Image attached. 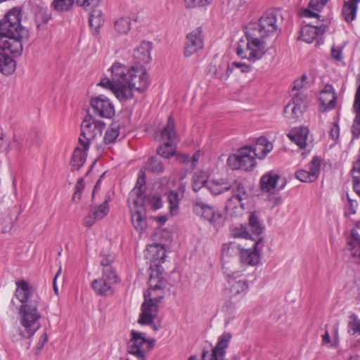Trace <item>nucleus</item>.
Returning a JSON list of instances; mask_svg holds the SVG:
<instances>
[{"label": "nucleus", "mask_w": 360, "mask_h": 360, "mask_svg": "<svg viewBox=\"0 0 360 360\" xmlns=\"http://www.w3.org/2000/svg\"><path fill=\"white\" fill-rule=\"evenodd\" d=\"M148 290L144 292L145 301L141 306L139 315H156L158 303L165 296V289L167 287V281L161 276L160 271L153 273L148 280Z\"/></svg>", "instance_id": "1"}, {"label": "nucleus", "mask_w": 360, "mask_h": 360, "mask_svg": "<svg viewBox=\"0 0 360 360\" xmlns=\"http://www.w3.org/2000/svg\"><path fill=\"white\" fill-rule=\"evenodd\" d=\"M110 70L111 78L101 79L98 85L110 89L120 101H127V97L124 96V94L130 82L129 75L131 74V67L120 63H115Z\"/></svg>", "instance_id": "2"}, {"label": "nucleus", "mask_w": 360, "mask_h": 360, "mask_svg": "<svg viewBox=\"0 0 360 360\" xmlns=\"http://www.w3.org/2000/svg\"><path fill=\"white\" fill-rule=\"evenodd\" d=\"M248 40L246 49H243L240 45L236 48V54L241 58L256 61L262 58L267 51L266 44L262 36L247 28L245 32Z\"/></svg>", "instance_id": "3"}, {"label": "nucleus", "mask_w": 360, "mask_h": 360, "mask_svg": "<svg viewBox=\"0 0 360 360\" xmlns=\"http://www.w3.org/2000/svg\"><path fill=\"white\" fill-rule=\"evenodd\" d=\"M22 9L14 7L10 9L0 20V37L19 34L20 37H29V32L21 26Z\"/></svg>", "instance_id": "4"}, {"label": "nucleus", "mask_w": 360, "mask_h": 360, "mask_svg": "<svg viewBox=\"0 0 360 360\" xmlns=\"http://www.w3.org/2000/svg\"><path fill=\"white\" fill-rule=\"evenodd\" d=\"M160 139L162 141H167L158 148V154L165 159L174 156L176 154V145L179 139L175 129V122L171 116L168 118L167 125L160 132Z\"/></svg>", "instance_id": "5"}, {"label": "nucleus", "mask_w": 360, "mask_h": 360, "mask_svg": "<svg viewBox=\"0 0 360 360\" xmlns=\"http://www.w3.org/2000/svg\"><path fill=\"white\" fill-rule=\"evenodd\" d=\"M16 285L18 288L15 295L21 303L19 313L21 315H38V300L33 297L28 283L20 280L16 282Z\"/></svg>", "instance_id": "6"}, {"label": "nucleus", "mask_w": 360, "mask_h": 360, "mask_svg": "<svg viewBox=\"0 0 360 360\" xmlns=\"http://www.w3.org/2000/svg\"><path fill=\"white\" fill-rule=\"evenodd\" d=\"M129 77L130 82L124 94V96L127 97V101L134 98V90L142 93L149 85L148 75L142 65L131 66V74Z\"/></svg>", "instance_id": "7"}, {"label": "nucleus", "mask_w": 360, "mask_h": 360, "mask_svg": "<svg viewBox=\"0 0 360 360\" xmlns=\"http://www.w3.org/2000/svg\"><path fill=\"white\" fill-rule=\"evenodd\" d=\"M154 345V340H148L143 333L132 330L131 338L127 344V351L138 359L145 360L146 352L151 349Z\"/></svg>", "instance_id": "8"}, {"label": "nucleus", "mask_w": 360, "mask_h": 360, "mask_svg": "<svg viewBox=\"0 0 360 360\" xmlns=\"http://www.w3.org/2000/svg\"><path fill=\"white\" fill-rule=\"evenodd\" d=\"M105 126L103 121L97 120L90 115H86L81 124V135L83 138H79V142L83 148L87 150L89 141L101 136Z\"/></svg>", "instance_id": "9"}, {"label": "nucleus", "mask_w": 360, "mask_h": 360, "mask_svg": "<svg viewBox=\"0 0 360 360\" xmlns=\"http://www.w3.org/2000/svg\"><path fill=\"white\" fill-rule=\"evenodd\" d=\"M227 163L233 169L251 171L256 165L255 158L251 153V147L245 146L230 155Z\"/></svg>", "instance_id": "10"}, {"label": "nucleus", "mask_w": 360, "mask_h": 360, "mask_svg": "<svg viewBox=\"0 0 360 360\" xmlns=\"http://www.w3.org/2000/svg\"><path fill=\"white\" fill-rule=\"evenodd\" d=\"M248 29L252 30L255 33L257 32L265 38L274 34L278 29L276 13L274 11H266L257 23L250 24Z\"/></svg>", "instance_id": "11"}, {"label": "nucleus", "mask_w": 360, "mask_h": 360, "mask_svg": "<svg viewBox=\"0 0 360 360\" xmlns=\"http://www.w3.org/2000/svg\"><path fill=\"white\" fill-rule=\"evenodd\" d=\"M193 211L196 215L208 221L214 226H220L221 214L214 211L210 205L197 200L193 202Z\"/></svg>", "instance_id": "12"}, {"label": "nucleus", "mask_w": 360, "mask_h": 360, "mask_svg": "<svg viewBox=\"0 0 360 360\" xmlns=\"http://www.w3.org/2000/svg\"><path fill=\"white\" fill-rule=\"evenodd\" d=\"M117 276L116 273H102V276L93 281L92 288L99 295L107 297L113 294L112 285L117 282Z\"/></svg>", "instance_id": "13"}, {"label": "nucleus", "mask_w": 360, "mask_h": 360, "mask_svg": "<svg viewBox=\"0 0 360 360\" xmlns=\"http://www.w3.org/2000/svg\"><path fill=\"white\" fill-rule=\"evenodd\" d=\"M145 255L150 261V269L151 272L150 276L156 271H160L161 276H163L160 264L165 262L166 256L164 248L158 243L150 245L147 248Z\"/></svg>", "instance_id": "14"}, {"label": "nucleus", "mask_w": 360, "mask_h": 360, "mask_svg": "<svg viewBox=\"0 0 360 360\" xmlns=\"http://www.w3.org/2000/svg\"><path fill=\"white\" fill-rule=\"evenodd\" d=\"M91 106L95 114L104 118H110L115 114L114 106L104 95L91 98Z\"/></svg>", "instance_id": "15"}, {"label": "nucleus", "mask_w": 360, "mask_h": 360, "mask_svg": "<svg viewBox=\"0 0 360 360\" xmlns=\"http://www.w3.org/2000/svg\"><path fill=\"white\" fill-rule=\"evenodd\" d=\"M19 34L0 37V49L10 53L14 57L21 56L23 50L22 40L27 39L28 37H20Z\"/></svg>", "instance_id": "16"}, {"label": "nucleus", "mask_w": 360, "mask_h": 360, "mask_svg": "<svg viewBox=\"0 0 360 360\" xmlns=\"http://www.w3.org/2000/svg\"><path fill=\"white\" fill-rule=\"evenodd\" d=\"M321 158L314 156L309 164L307 169H299L295 172V176L302 182H314L320 174Z\"/></svg>", "instance_id": "17"}, {"label": "nucleus", "mask_w": 360, "mask_h": 360, "mask_svg": "<svg viewBox=\"0 0 360 360\" xmlns=\"http://www.w3.org/2000/svg\"><path fill=\"white\" fill-rule=\"evenodd\" d=\"M203 48V36L201 27H198L187 34L184 55L191 56Z\"/></svg>", "instance_id": "18"}, {"label": "nucleus", "mask_w": 360, "mask_h": 360, "mask_svg": "<svg viewBox=\"0 0 360 360\" xmlns=\"http://www.w3.org/2000/svg\"><path fill=\"white\" fill-rule=\"evenodd\" d=\"M280 178V175L274 171H269L263 174L259 181L262 191L273 194L276 191L282 190L285 186V182L279 186L278 182Z\"/></svg>", "instance_id": "19"}, {"label": "nucleus", "mask_w": 360, "mask_h": 360, "mask_svg": "<svg viewBox=\"0 0 360 360\" xmlns=\"http://www.w3.org/2000/svg\"><path fill=\"white\" fill-rule=\"evenodd\" d=\"M40 316H20L19 334L24 338H32L40 328Z\"/></svg>", "instance_id": "20"}, {"label": "nucleus", "mask_w": 360, "mask_h": 360, "mask_svg": "<svg viewBox=\"0 0 360 360\" xmlns=\"http://www.w3.org/2000/svg\"><path fill=\"white\" fill-rule=\"evenodd\" d=\"M233 69L229 63L222 60H213L209 65L208 74L214 79L226 81Z\"/></svg>", "instance_id": "21"}, {"label": "nucleus", "mask_w": 360, "mask_h": 360, "mask_svg": "<svg viewBox=\"0 0 360 360\" xmlns=\"http://www.w3.org/2000/svg\"><path fill=\"white\" fill-rule=\"evenodd\" d=\"M146 174L143 169L139 172L138 179L134 189L130 192L129 201L133 204H139L143 202V196L145 195Z\"/></svg>", "instance_id": "22"}, {"label": "nucleus", "mask_w": 360, "mask_h": 360, "mask_svg": "<svg viewBox=\"0 0 360 360\" xmlns=\"http://www.w3.org/2000/svg\"><path fill=\"white\" fill-rule=\"evenodd\" d=\"M153 49V44L149 41H142L134 51V58L140 65L147 64L151 60L150 51Z\"/></svg>", "instance_id": "23"}, {"label": "nucleus", "mask_w": 360, "mask_h": 360, "mask_svg": "<svg viewBox=\"0 0 360 360\" xmlns=\"http://www.w3.org/2000/svg\"><path fill=\"white\" fill-rule=\"evenodd\" d=\"M231 335L224 333L219 337L216 346L212 349L210 360H224L225 350L228 347Z\"/></svg>", "instance_id": "24"}, {"label": "nucleus", "mask_w": 360, "mask_h": 360, "mask_svg": "<svg viewBox=\"0 0 360 360\" xmlns=\"http://www.w3.org/2000/svg\"><path fill=\"white\" fill-rule=\"evenodd\" d=\"M227 281L229 292L233 296L245 293L248 288V281L240 275L237 274L229 277L227 278Z\"/></svg>", "instance_id": "25"}, {"label": "nucleus", "mask_w": 360, "mask_h": 360, "mask_svg": "<svg viewBox=\"0 0 360 360\" xmlns=\"http://www.w3.org/2000/svg\"><path fill=\"white\" fill-rule=\"evenodd\" d=\"M356 82L358 86L353 105L356 116L352 127V132L355 138H358L360 136V74L357 75Z\"/></svg>", "instance_id": "26"}, {"label": "nucleus", "mask_w": 360, "mask_h": 360, "mask_svg": "<svg viewBox=\"0 0 360 360\" xmlns=\"http://www.w3.org/2000/svg\"><path fill=\"white\" fill-rule=\"evenodd\" d=\"M327 29L326 25H307L302 27L300 39L307 43H311L319 34H323Z\"/></svg>", "instance_id": "27"}, {"label": "nucleus", "mask_w": 360, "mask_h": 360, "mask_svg": "<svg viewBox=\"0 0 360 360\" xmlns=\"http://www.w3.org/2000/svg\"><path fill=\"white\" fill-rule=\"evenodd\" d=\"M260 240L261 238L258 239L254 243L253 250L241 248L240 261L242 264L248 266H255L259 263V256L256 250V247Z\"/></svg>", "instance_id": "28"}, {"label": "nucleus", "mask_w": 360, "mask_h": 360, "mask_svg": "<svg viewBox=\"0 0 360 360\" xmlns=\"http://www.w3.org/2000/svg\"><path fill=\"white\" fill-rule=\"evenodd\" d=\"M273 149V144L264 136L259 137L254 146L251 148V153L255 158L263 159Z\"/></svg>", "instance_id": "29"}, {"label": "nucleus", "mask_w": 360, "mask_h": 360, "mask_svg": "<svg viewBox=\"0 0 360 360\" xmlns=\"http://www.w3.org/2000/svg\"><path fill=\"white\" fill-rule=\"evenodd\" d=\"M308 134V128L300 127L292 129L287 134V136L300 148H304Z\"/></svg>", "instance_id": "30"}, {"label": "nucleus", "mask_w": 360, "mask_h": 360, "mask_svg": "<svg viewBox=\"0 0 360 360\" xmlns=\"http://www.w3.org/2000/svg\"><path fill=\"white\" fill-rule=\"evenodd\" d=\"M342 15L347 22H352L356 16L360 0H342Z\"/></svg>", "instance_id": "31"}, {"label": "nucleus", "mask_w": 360, "mask_h": 360, "mask_svg": "<svg viewBox=\"0 0 360 360\" xmlns=\"http://www.w3.org/2000/svg\"><path fill=\"white\" fill-rule=\"evenodd\" d=\"M233 195L229 198L228 207H232L231 202L235 200L236 203H240L242 200L248 197V193L242 182L235 181V186L233 188Z\"/></svg>", "instance_id": "32"}, {"label": "nucleus", "mask_w": 360, "mask_h": 360, "mask_svg": "<svg viewBox=\"0 0 360 360\" xmlns=\"http://www.w3.org/2000/svg\"><path fill=\"white\" fill-rule=\"evenodd\" d=\"M104 19L101 10L94 9L89 15V23L94 34L99 33V29L103 25Z\"/></svg>", "instance_id": "33"}, {"label": "nucleus", "mask_w": 360, "mask_h": 360, "mask_svg": "<svg viewBox=\"0 0 360 360\" xmlns=\"http://www.w3.org/2000/svg\"><path fill=\"white\" fill-rule=\"evenodd\" d=\"M241 251L240 247L235 242L224 244L222 247L221 259H237Z\"/></svg>", "instance_id": "34"}, {"label": "nucleus", "mask_w": 360, "mask_h": 360, "mask_svg": "<svg viewBox=\"0 0 360 360\" xmlns=\"http://www.w3.org/2000/svg\"><path fill=\"white\" fill-rule=\"evenodd\" d=\"M143 207H136L134 212H131V222L134 229L139 232H142L146 228V219L142 214Z\"/></svg>", "instance_id": "35"}, {"label": "nucleus", "mask_w": 360, "mask_h": 360, "mask_svg": "<svg viewBox=\"0 0 360 360\" xmlns=\"http://www.w3.org/2000/svg\"><path fill=\"white\" fill-rule=\"evenodd\" d=\"M16 68L15 60L6 54L0 53V71L6 75H11Z\"/></svg>", "instance_id": "36"}, {"label": "nucleus", "mask_w": 360, "mask_h": 360, "mask_svg": "<svg viewBox=\"0 0 360 360\" xmlns=\"http://www.w3.org/2000/svg\"><path fill=\"white\" fill-rule=\"evenodd\" d=\"M135 207H143L145 206L150 207L151 209L156 210L162 207V200L159 195H153L143 196V202L139 204H134Z\"/></svg>", "instance_id": "37"}, {"label": "nucleus", "mask_w": 360, "mask_h": 360, "mask_svg": "<svg viewBox=\"0 0 360 360\" xmlns=\"http://www.w3.org/2000/svg\"><path fill=\"white\" fill-rule=\"evenodd\" d=\"M230 188L231 185L222 180H210L206 184V189L209 190L213 195H219L225 191L229 190Z\"/></svg>", "instance_id": "38"}, {"label": "nucleus", "mask_w": 360, "mask_h": 360, "mask_svg": "<svg viewBox=\"0 0 360 360\" xmlns=\"http://www.w3.org/2000/svg\"><path fill=\"white\" fill-rule=\"evenodd\" d=\"M86 149L76 148L71 159V166L74 169H79L85 162L86 158Z\"/></svg>", "instance_id": "39"}, {"label": "nucleus", "mask_w": 360, "mask_h": 360, "mask_svg": "<svg viewBox=\"0 0 360 360\" xmlns=\"http://www.w3.org/2000/svg\"><path fill=\"white\" fill-rule=\"evenodd\" d=\"M51 18L47 8L39 7L35 14V22L37 29H43Z\"/></svg>", "instance_id": "40"}, {"label": "nucleus", "mask_w": 360, "mask_h": 360, "mask_svg": "<svg viewBox=\"0 0 360 360\" xmlns=\"http://www.w3.org/2000/svg\"><path fill=\"white\" fill-rule=\"evenodd\" d=\"M144 169L154 174H160L164 172L165 165L160 159L151 157L146 162Z\"/></svg>", "instance_id": "41"}, {"label": "nucleus", "mask_w": 360, "mask_h": 360, "mask_svg": "<svg viewBox=\"0 0 360 360\" xmlns=\"http://www.w3.org/2000/svg\"><path fill=\"white\" fill-rule=\"evenodd\" d=\"M120 124L112 122L106 130L103 141L105 144L113 143L116 141L120 135Z\"/></svg>", "instance_id": "42"}, {"label": "nucleus", "mask_w": 360, "mask_h": 360, "mask_svg": "<svg viewBox=\"0 0 360 360\" xmlns=\"http://www.w3.org/2000/svg\"><path fill=\"white\" fill-rule=\"evenodd\" d=\"M321 110L326 111L335 108L337 98L335 94H320Z\"/></svg>", "instance_id": "43"}, {"label": "nucleus", "mask_w": 360, "mask_h": 360, "mask_svg": "<svg viewBox=\"0 0 360 360\" xmlns=\"http://www.w3.org/2000/svg\"><path fill=\"white\" fill-rule=\"evenodd\" d=\"M222 269L224 274H226L227 278L233 276L238 274V259H221Z\"/></svg>", "instance_id": "44"}, {"label": "nucleus", "mask_w": 360, "mask_h": 360, "mask_svg": "<svg viewBox=\"0 0 360 360\" xmlns=\"http://www.w3.org/2000/svg\"><path fill=\"white\" fill-rule=\"evenodd\" d=\"M350 236L351 240L348 242L349 249L354 256L360 257V235L356 229H352Z\"/></svg>", "instance_id": "45"}, {"label": "nucleus", "mask_w": 360, "mask_h": 360, "mask_svg": "<svg viewBox=\"0 0 360 360\" xmlns=\"http://www.w3.org/2000/svg\"><path fill=\"white\" fill-rule=\"evenodd\" d=\"M114 28L119 34H127L131 29V20L128 17L120 18L115 20Z\"/></svg>", "instance_id": "46"}, {"label": "nucleus", "mask_w": 360, "mask_h": 360, "mask_svg": "<svg viewBox=\"0 0 360 360\" xmlns=\"http://www.w3.org/2000/svg\"><path fill=\"white\" fill-rule=\"evenodd\" d=\"M90 211L94 215V218H97L98 220L103 219L109 212L108 200H105L98 206L91 207Z\"/></svg>", "instance_id": "47"}, {"label": "nucleus", "mask_w": 360, "mask_h": 360, "mask_svg": "<svg viewBox=\"0 0 360 360\" xmlns=\"http://www.w3.org/2000/svg\"><path fill=\"white\" fill-rule=\"evenodd\" d=\"M168 201L169 203V209L172 214H176L177 213L179 202L181 200L179 192L172 191L168 193Z\"/></svg>", "instance_id": "48"}, {"label": "nucleus", "mask_w": 360, "mask_h": 360, "mask_svg": "<svg viewBox=\"0 0 360 360\" xmlns=\"http://www.w3.org/2000/svg\"><path fill=\"white\" fill-rule=\"evenodd\" d=\"M158 316H140L138 323L141 325H148L154 330H158L161 327V322Z\"/></svg>", "instance_id": "49"}, {"label": "nucleus", "mask_w": 360, "mask_h": 360, "mask_svg": "<svg viewBox=\"0 0 360 360\" xmlns=\"http://www.w3.org/2000/svg\"><path fill=\"white\" fill-rule=\"evenodd\" d=\"M249 226L253 234L259 236L263 231V227L262 226L257 216L252 213L249 216Z\"/></svg>", "instance_id": "50"}, {"label": "nucleus", "mask_w": 360, "mask_h": 360, "mask_svg": "<svg viewBox=\"0 0 360 360\" xmlns=\"http://www.w3.org/2000/svg\"><path fill=\"white\" fill-rule=\"evenodd\" d=\"M299 96H293L292 103L293 107L291 109L292 117L297 120L302 115L303 111L305 110L304 103H300Z\"/></svg>", "instance_id": "51"}, {"label": "nucleus", "mask_w": 360, "mask_h": 360, "mask_svg": "<svg viewBox=\"0 0 360 360\" xmlns=\"http://www.w3.org/2000/svg\"><path fill=\"white\" fill-rule=\"evenodd\" d=\"M75 0H53L51 6L56 11H68L73 5Z\"/></svg>", "instance_id": "52"}, {"label": "nucleus", "mask_w": 360, "mask_h": 360, "mask_svg": "<svg viewBox=\"0 0 360 360\" xmlns=\"http://www.w3.org/2000/svg\"><path fill=\"white\" fill-rule=\"evenodd\" d=\"M346 197L348 200V205H346L345 208V216L348 217L351 214H354L356 213L359 203L356 200L352 199L348 193H347Z\"/></svg>", "instance_id": "53"}, {"label": "nucleus", "mask_w": 360, "mask_h": 360, "mask_svg": "<svg viewBox=\"0 0 360 360\" xmlns=\"http://www.w3.org/2000/svg\"><path fill=\"white\" fill-rule=\"evenodd\" d=\"M348 332L356 338H360V321L356 316L349 322Z\"/></svg>", "instance_id": "54"}, {"label": "nucleus", "mask_w": 360, "mask_h": 360, "mask_svg": "<svg viewBox=\"0 0 360 360\" xmlns=\"http://www.w3.org/2000/svg\"><path fill=\"white\" fill-rule=\"evenodd\" d=\"M213 0H184L187 8H203L212 3Z\"/></svg>", "instance_id": "55"}, {"label": "nucleus", "mask_w": 360, "mask_h": 360, "mask_svg": "<svg viewBox=\"0 0 360 360\" xmlns=\"http://www.w3.org/2000/svg\"><path fill=\"white\" fill-rule=\"evenodd\" d=\"M114 258L111 255H107L103 257L101 261V265L103 266V272L105 274L115 273V269L111 266L113 262Z\"/></svg>", "instance_id": "56"}, {"label": "nucleus", "mask_w": 360, "mask_h": 360, "mask_svg": "<svg viewBox=\"0 0 360 360\" xmlns=\"http://www.w3.org/2000/svg\"><path fill=\"white\" fill-rule=\"evenodd\" d=\"M100 0H77L76 4L78 6H82L86 11H91L94 9H98L97 7L99 5Z\"/></svg>", "instance_id": "57"}, {"label": "nucleus", "mask_w": 360, "mask_h": 360, "mask_svg": "<svg viewBox=\"0 0 360 360\" xmlns=\"http://www.w3.org/2000/svg\"><path fill=\"white\" fill-rule=\"evenodd\" d=\"M208 180H206L204 177L200 176L198 175H195L193 178V189L194 191H199L201 188H206L207 182Z\"/></svg>", "instance_id": "58"}, {"label": "nucleus", "mask_w": 360, "mask_h": 360, "mask_svg": "<svg viewBox=\"0 0 360 360\" xmlns=\"http://www.w3.org/2000/svg\"><path fill=\"white\" fill-rule=\"evenodd\" d=\"M84 188V181L83 178H80L78 179L76 185H75V191L72 195V200L75 202H78L81 199V194L82 191Z\"/></svg>", "instance_id": "59"}, {"label": "nucleus", "mask_w": 360, "mask_h": 360, "mask_svg": "<svg viewBox=\"0 0 360 360\" xmlns=\"http://www.w3.org/2000/svg\"><path fill=\"white\" fill-rule=\"evenodd\" d=\"M1 232L7 233L13 227V221L10 215H6L1 219Z\"/></svg>", "instance_id": "60"}, {"label": "nucleus", "mask_w": 360, "mask_h": 360, "mask_svg": "<svg viewBox=\"0 0 360 360\" xmlns=\"http://www.w3.org/2000/svg\"><path fill=\"white\" fill-rule=\"evenodd\" d=\"M329 0H310L309 7L314 11H319Z\"/></svg>", "instance_id": "61"}, {"label": "nucleus", "mask_w": 360, "mask_h": 360, "mask_svg": "<svg viewBox=\"0 0 360 360\" xmlns=\"http://www.w3.org/2000/svg\"><path fill=\"white\" fill-rule=\"evenodd\" d=\"M231 68H237L240 69V72L243 73H248L250 72L252 67L250 65H248L245 63H240V62H233L231 64Z\"/></svg>", "instance_id": "62"}, {"label": "nucleus", "mask_w": 360, "mask_h": 360, "mask_svg": "<svg viewBox=\"0 0 360 360\" xmlns=\"http://www.w3.org/2000/svg\"><path fill=\"white\" fill-rule=\"evenodd\" d=\"M306 79L307 77L303 75L301 79L295 80L292 90H297V92L302 91V89L304 87V82Z\"/></svg>", "instance_id": "63"}, {"label": "nucleus", "mask_w": 360, "mask_h": 360, "mask_svg": "<svg viewBox=\"0 0 360 360\" xmlns=\"http://www.w3.org/2000/svg\"><path fill=\"white\" fill-rule=\"evenodd\" d=\"M352 186L354 192L360 197V177L352 176Z\"/></svg>", "instance_id": "64"}]
</instances>
